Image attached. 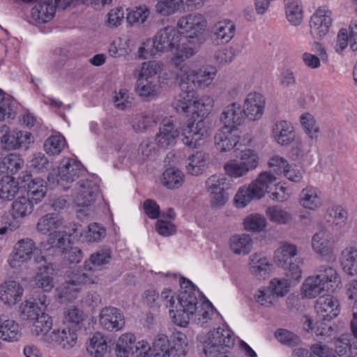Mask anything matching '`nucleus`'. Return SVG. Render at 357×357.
<instances>
[{
  "instance_id": "obj_46",
  "label": "nucleus",
  "mask_w": 357,
  "mask_h": 357,
  "mask_svg": "<svg viewBox=\"0 0 357 357\" xmlns=\"http://www.w3.org/2000/svg\"><path fill=\"white\" fill-rule=\"evenodd\" d=\"M68 278L66 281L68 284L74 287H78L81 284L94 283L96 278L90 272L87 273L84 270L77 269L68 273Z\"/></svg>"
},
{
  "instance_id": "obj_19",
  "label": "nucleus",
  "mask_w": 357,
  "mask_h": 357,
  "mask_svg": "<svg viewBox=\"0 0 357 357\" xmlns=\"http://www.w3.org/2000/svg\"><path fill=\"white\" fill-rule=\"evenodd\" d=\"M101 326L109 331H119L125 326L124 316L120 310L108 307L103 308L99 319Z\"/></svg>"
},
{
  "instance_id": "obj_30",
  "label": "nucleus",
  "mask_w": 357,
  "mask_h": 357,
  "mask_svg": "<svg viewBox=\"0 0 357 357\" xmlns=\"http://www.w3.org/2000/svg\"><path fill=\"white\" fill-rule=\"evenodd\" d=\"M297 251L296 245L282 242L275 252V263L281 268H286L289 263L291 262V259L297 255Z\"/></svg>"
},
{
  "instance_id": "obj_57",
  "label": "nucleus",
  "mask_w": 357,
  "mask_h": 357,
  "mask_svg": "<svg viewBox=\"0 0 357 357\" xmlns=\"http://www.w3.org/2000/svg\"><path fill=\"white\" fill-rule=\"evenodd\" d=\"M45 341L54 346H60L64 349L73 348L77 343L76 336H46Z\"/></svg>"
},
{
  "instance_id": "obj_28",
  "label": "nucleus",
  "mask_w": 357,
  "mask_h": 357,
  "mask_svg": "<svg viewBox=\"0 0 357 357\" xmlns=\"http://www.w3.org/2000/svg\"><path fill=\"white\" fill-rule=\"evenodd\" d=\"M273 133L276 142L282 146L290 144L295 138L292 125L286 121L277 122L273 128Z\"/></svg>"
},
{
  "instance_id": "obj_62",
  "label": "nucleus",
  "mask_w": 357,
  "mask_h": 357,
  "mask_svg": "<svg viewBox=\"0 0 357 357\" xmlns=\"http://www.w3.org/2000/svg\"><path fill=\"white\" fill-rule=\"evenodd\" d=\"M241 162L248 171L254 169L258 165V157L257 154L250 149H245L241 151Z\"/></svg>"
},
{
  "instance_id": "obj_55",
  "label": "nucleus",
  "mask_w": 357,
  "mask_h": 357,
  "mask_svg": "<svg viewBox=\"0 0 357 357\" xmlns=\"http://www.w3.org/2000/svg\"><path fill=\"white\" fill-rule=\"evenodd\" d=\"M65 146V139L61 135L51 136L44 144V149L47 154H59Z\"/></svg>"
},
{
  "instance_id": "obj_10",
  "label": "nucleus",
  "mask_w": 357,
  "mask_h": 357,
  "mask_svg": "<svg viewBox=\"0 0 357 357\" xmlns=\"http://www.w3.org/2000/svg\"><path fill=\"white\" fill-rule=\"evenodd\" d=\"M203 352L206 357H222L235 344L234 336H200Z\"/></svg>"
},
{
  "instance_id": "obj_64",
  "label": "nucleus",
  "mask_w": 357,
  "mask_h": 357,
  "mask_svg": "<svg viewBox=\"0 0 357 357\" xmlns=\"http://www.w3.org/2000/svg\"><path fill=\"white\" fill-rule=\"evenodd\" d=\"M311 351L317 357H337L333 350L322 342L312 345Z\"/></svg>"
},
{
  "instance_id": "obj_40",
  "label": "nucleus",
  "mask_w": 357,
  "mask_h": 357,
  "mask_svg": "<svg viewBox=\"0 0 357 357\" xmlns=\"http://www.w3.org/2000/svg\"><path fill=\"white\" fill-rule=\"evenodd\" d=\"M302 290L305 296L315 298L327 290L325 283H322L315 275L308 277L303 284Z\"/></svg>"
},
{
  "instance_id": "obj_59",
  "label": "nucleus",
  "mask_w": 357,
  "mask_h": 357,
  "mask_svg": "<svg viewBox=\"0 0 357 357\" xmlns=\"http://www.w3.org/2000/svg\"><path fill=\"white\" fill-rule=\"evenodd\" d=\"M79 291V287H74L65 282L63 286L61 287L60 289H58L59 301L61 303H65L75 299Z\"/></svg>"
},
{
  "instance_id": "obj_26",
  "label": "nucleus",
  "mask_w": 357,
  "mask_h": 357,
  "mask_svg": "<svg viewBox=\"0 0 357 357\" xmlns=\"http://www.w3.org/2000/svg\"><path fill=\"white\" fill-rule=\"evenodd\" d=\"M54 268L50 265H43L38 268V271L35 276V282L36 287L34 291H41L43 294L51 291L54 287L53 278L52 277Z\"/></svg>"
},
{
  "instance_id": "obj_23",
  "label": "nucleus",
  "mask_w": 357,
  "mask_h": 357,
  "mask_svg": "<svg viewBox=\"0 0 357 357\" xmlns=\"http://www.w3.org/2000/svg\"><path fill=\"white\" fill-rule=\"evenodd\" d=\"M243 120V109L241 105L236 102L225 107L220 117V121L223 124L222 127H230L234 129L241 125Z\"/></svg>"
},
{
  "instance_id": "obj_17",
  "label": "nucleus",
  "mask_w": 357,
  "mask_h": 357,
  "mask_svg": "<svg viewBox=\"0 0 357 357\" xmlns=\"http://www.w3.org/2000/svg\"><path fill=\"white\" fill-rule=\"evenodd\" d=\"M227 178L216 175L211 176L206 182V188L211 191L213 207L223 206L228 199L225 190L228 188Z\"/></svg>"
},
{
  "instance_id": "obj_52",
  "label": "nucleus",
  "mask_w": 357,
  "mask_h": 357,
  "mask_svg": "<svg viewBox=\"0 0 357 357\" xmlns=\"http://www.w3.org/2000/svg\"><path fill=\"white\" fill-rule=\"evenodd\" d=\"M66 231H54L50 234L48 243L52 248L61 249L63 252H66L70 243V237Z\"/></svg>"
},
{
  "instance_id": "obj_16",
  "label": "nucleus",
  "mask_w": 357,
  "mask_h": 357,
  "mask_svg": "<svg viewBox=\"0 0 357 357\" xmlns=\"http://www.w3.org/2000/svg\"><path fill=\"white\" fill-rule=\"evenodd\" d=\"M85 173L80 162L72 158L63 159L59 167L58 184L73 183Z\"/></svg>"
},
{
  "instance_id": "obj_38",
  "label": "nucleus",
  "mask_w": 357,
  "mask_h": 357,
  "mask_svg": "<svg viewBox=\"0 0 357 357\" xmlns=\"http://www.w3.org/2000/svg\"><path fill=\"white\" fill-rule=\"evenodd\" d=\"M317 274V277L322 283H325L327 290L337 287L340 282V278L335 269L331 266H321Z\"/></svg>"
},
{
  "instance_id": "obj_9",
  "label": "nucleus",
  "mask_w": 357,
  "mask_h": 357,
  "mask_svg": "<svg viewBox=\"0 0 357 357\" xmlns=\"http://www.w3.org/2000/svg\"><path fill=\"white\" fill-rule=\"evenodd\" d=\"M206 20L200 14H189L181 17L177 22L176 29L179 36L183 35L189 43L199 46L205 41L204 31Z\"/></svg>"
},
{
  "instance_id": "obj_60",
  "label": "nucleus",
  "mask_w": 357,
  "mask_h": 357,
  "mask_svg": "<svg viewBox=\"0 0 357 357\" xmlns=\"http://www.w3.org/2000/svg\"><path fill=\"white\" fill-rule=\"evenodd\" d=\"M150 12L146 6H139L127 14V20L130 24L143 23L148 17Z\"/></svg>"
},
{
  "instance_id": "obj_6",
  "label": "nucleus",
  "mask_w": 357,
  "mask_h": 357,
  "mask_svg": "<svg viewBox=\"0 0 357 357\" xmlns=\"http://www.w3.org/2000/svg\"><path fill=\"white\" fill-rule=\"evenodd\" d=\"M181 291L178 296L180 309L176 310V314L173 310H169L172 315L174 322L180 326H186L189 323L190 316H193L197 312L198 300L195 294V289L191 281L184 278H181Z\"/></svg>"
},
{
  "instance_id": "obj_36",
  "label": "nucleus",
  "mask_w": 357,
  "mask_h": 357,
  "mask_svg": "<svg viewBox=\"0 0 357 357\" xmlns=\"http://www.w3.org/2000/svg\"><path fill=\"white\" fill-rule=\"evenodd\" d=\"M343 270L349 275L357 273V249L348 247L342 250L340 257Z\"/></svg>"
},
{
  "instance_id": "obj_34",
  "label": "nucleus",
  "mask_w": 357,
  "mask_h": 357,
  "mask_svg": "<svg viewBox=\"0 0 357 357\" xmlns=\"http://www.w3.org/2000/svg\"><path fill=\"white\" fill-rule=\"evenodd\" d=\"M87 228L88 229L84 232V234L81 225H76L72 230L76 236H84V238L88 242L100 241L106 234L105 229L96 222L89 225Z\"/></svg>"
},
{
  "instance_id": "obj_47",
  "label": "nucleus",
  "mask_w": 357,
  "mask_h": 357,
  "mask_svg": "<svg viewBox=\"0 0 357 357\" xmlns=\"http://www.w3.org/2000/svg\"><path fill=\"white\" fill-rule=\"evenodd\" d=\"M15 249V259L26 261L30 259L36 248L32 239L26 238L19 241Z\"/></svg>"
},
{
  "instance_id": "obj_8",
  "label": "nucleus",
  "mask_w": 357,
  "mask_h": 357,
  "mask_svg": "<svg viewBox=\"0 0 357 357\" xmlns=\"http://www.w3.org/2000/svg\"><path fill=\"white\" fill-rule=\"evenodd\" d=\"M275 181L276 177L270 172L260 173L248 188H239L234 198L237 207L243 208L252 199L262 198L266 192H268V190Z\"/></svg>"
},
{
  "instance_id": "obj_27",
  "label": "nucleus",
  "mask_w": 357,
  "mask_h": 357,
  "mask_svg": "<svg viewBox=\"0 0 357 357\" xmlns=\"http://www.w3.org/2000/svg\"><path fill=\"white\" fill-rule=\"evenodd\" d=\"M213 75V74L206 70H199L197 72H190L185 69L184 73L178 76L180 78H183L188 85L192 86L193 84V87L196 90L197 87L205 88L208 86L211 83Z\"/></svg>"
},
{
  "instance_id": "obj_4",
  "label": "nucleus",
  "mask_w": 357,
  "mask_h": 357,
  "mask_svg": "<svg viewBox=\"0 0 357 357\" xmlns=\"http://www.w3.org/2000/svg\"><path fill=\"white\" fill-rule=\"evenodd\" d=\"M338 301L331 295L320 296L314 305L319 321L314 324L312 319L304 316L301 320L303 331L308 333H314L315 335H327L329 331H333L332 326L324 321L336 317L340 313Z\"/></svg>"
},
{
  "instance_id": "obj_35",
  "label": "nucleus",
  "mask_w": 357,
  "mask_h": 357,
  "mask_svg": "<svg viewBox=\"0 0 357 357\" xmlns=\"http://www.w3.org/2000/svg\"><path fill=\"white\" fill-rule=\"evenodd\" d=\"M63 224V220L58 214L50 213L41 217L37 223V229L39 232L46 234L49 232L56 231V229Z\"/></svg>"
},
{
  "instance_id": "obj_45",
  "label": "nucleus",
  "mask_w": 357,
  "mask_h": 357,
  "mask_svg": "<svg viewBox=\"0 0 357 357\" xmlns=\"http://www.w3.org/2000/svg\"><path fill=\"white\" fill-rule=\"evenodd\" d=\"M30 197L20 196L12 204L14 215L24 217L31 214L33 210V203Z\"/></svg>"
},
{
  "instance_id": "obj_61",
  "label": "nucleus",
  "mask_w": 357,
  "mask_h": 357,
  "mask_svg": "<svg viewBox=\"0 0 357 357\" xmlns=\"http://www.w3.org/2000/svg\"><path fill=\"white\" fill-rule=\"evenodd\" d=\"M255 298L258 303L266 307L273 305L275 301V296L271 289H258Z\"/></svg>"
},
{
  "instance_id": "obj_41",
  "label": "nucleus",
  "mask_w": 357,
  "mask_h": 357,
  "mask_svg": "<svg viewBox=\"0 0 357 357\" xmlns=\"http://www.w3.org/2000/svg\"><path fill=\"white\" fill-rule=\"evenodd\" d=\"M230 248L235 254L247 255L252 249V239L248 234L234 236L230 239Z\"/></svg>"
},
{
  "instance_id": "obj_15",
  "label": "nucleus",
  "mask_w": 357,
  "mask_h": 357,
  "mask_svg": "<svg viewBox=\"0 0 357 357\" xmlns=\"http://www.w3.org/2000/svg\"><path fill=\"white\" fill-rule=\"evenodd\" d=\"M240 136L238 129L230 127H221L217 131L214 137L215 146L221 152H227L237 146L239 143Z\"/></svg>"
},
{
  "instance_id": "obj_12",
  "label": "nucleus",
  "mask_w": 357,
  "mask_h": 357,
  "mask_svg": "<svg viewBox=\"0 0 357 357\" xmlns=\"http://www.w3.org/2000/svg\"><path fill=\"white\" fill-rule=\"evenodd\" d=\"M65 321L63 326L58 329V332H61L63 335H75L76 333L87 335L91 334V332H86V328H83V313L76 307L67 309L64 311Z\"/></svg>"
},
{
  "instance_id": "obj_32",
  "label": "nucleus",
  "mask_w": 357,
  "mask_h": 357,
  "mask_svg": "<svg viewBox=\"0 0 357 357\" xmlns=\"http://www.w3.org/2000/svg\"><path fill=\"white\" fill-rule=\"evenodd\" d=\"M21 188L20 181H17L10 176L6 175L0 179V199L12 200Z\"/></svg>"
},
{
  "instance_id": "obj_63",
  "label": "nucleus",
  "mask_w": 357,
  "mask_h": 357,
  "mask_svg": "<svg viewBox=\"0 0 357 357\" xmlns=\"http://www.w3.org/2000/svg\"><path fill=\"white\" fill-rule=\"evenodd\" d=\"M301 123L306 134L311 138H317L319 128L315 126L314 121L311 115L306 114L301 116Z\"/></svg>"
},
{
  "instance_id": "obj_50",
  "label": "nucleus",
  "mask_w": 357,
  "mask_h": 357,
  "mask_svg": "<svg viewBox=\"0 0 357 357\" xmlns=\"http://www.w3.org/2000/svg\"><path fill=\"white\" fill-rule=\"evenodd\" d=\"M24 165V160L16 153H10L3 158L1 168L6 170V174H16Z\"/></svg>"
},
{
  "instance_id": "obj_21",
  "label": "nucleus",
  "mask_w": 357,
  "mask_h": 357,
  "mask_svg": "<svg viewBox=\"0 0 357 357\" xmlns=\"http://www.w3.org/2000/svg\"><path fill=\"white\" fill-rule=\"evenodd\" d=\"M179 131L174 123L169 119L163 120L155 136L158 146L167 149L175 145L179 136Z\"/></svg>"
},
{
  "instance_id": "obj_11",
  "label": "nucleus",
  "mask_w": 357,
  "mask_h": 357,
  "mask_svg": "<svg viewBox=\"0 0 357 357\" xmlns=\"http://www.w3.org/2000/svg\"><path fill=\"white\" fill-rule=\"evenodd\" d=\"M0 137L2 148L11 151L21 148H26L31 143L32 135L29 132L17 130H10L6 125H2L0 128Z\"/></svg>"
},
{
  "instance_id": "obj_42",
  "label": "nucleus",
  "mask_w": 357,
  "mask_h": 357,
  "mask_svg": "<svg viewBox=\"0 0 357 357\" xmlns=\"http://www.w3.org/2000/svg\"><path fill=\"white\" fill-rule=\"evenodd\" d=\"M169 355L173 357H184L187 354L188 342L187 336H168Z\"/></svg>"
},
{
  "instance_id": "obj_20",
  "label": "nucleus",
  "mask_w": 357,
  "mask_h": 357,
  "mask_svg": "<svg viewBox=\"0 0 357 357\" xmlns=\"http://www.w3.org/2000/svg\"><path fill=\"white\" fill-rule=\"evenodd\" d=\"M236 26L231 20L219 21L211 27V40L217 45L227 43L234 36Z\"/></svg>"
},
{
  "instance_id": "obj_33",
  "label": "nucleus",
  "mask_w": 357,
  "mask_h": 357,
  "mask_svg": "<svg viewBox=\"0 0 357 357\" xmlns=\"http://www.w3.org/2000/svg\"><path fill=\"white\" fill-rule=\"evenodd\" d=\"M350 28L349 38L347 29H342L339 31L335 47L337 52H342L347 47L349 42L350 43V47L353 51L357 50V24L355 25V27L351 26Z\"/></svg>"
},
{
  "instance_id": "obj_31",
  "label": "nucleus",
  "mask_w": 357,
  "mask_h": 357,
  "mask_svg": "<svg viewBox=\"0 0 357 357\" xmlns=\"http://www.w3.org/2000/svg\"><path fill=\"white\" fill-rule=\"evenodd\" d=\"M111 259V250L104 248L91 255L89 260L84 263L85 271H94L100 270L102 266L107 264Z\"/></svg>"
},
{
  "instance_id": "obj_13",
  "label": "nucleus",
  "mask_w": 357,
  "mask_h": 357,
  "mask_svg": "<svg viewBox=\"0 0 357 357\" xmlns=\"http://www.w3.org/2000/svg\"><path fill=\"white\" fill-rule=\"evenodd\" d=\"M18 179L20 181L21 188H26L28 197L38 204L45 197L47 192V185L45 180L36 177L31 178V175L23 173Z\"/></svg>"
},
{
  "instance_id": "obj_54",
  "label": "nucleus",
  "mask_w": 357,
  "mask_h": 357,
  "mask_svg": "<svg viewBox=\"0 0 357 357\" xmlns=\"http://www.w3.org/2000/svg\"><path fill=\"white\" fill-rule=\"evenodd\" d=\"M176 53L172 59V61L176 68L181 70V74L184 73V70H188V67L185 65H182V63L187 59L190 58L195 54V50L192 47L183 46L181 49H178L177 46Z\"/></svg>"
},
{
  "instance_id": "obj_44",
  "label": "nucleus",
  "mask_w": 357,
  "mask_h": 357,
  "mask_svg": "<svg viewBox=\"0 0 357 357\" xmlns=\"http://www.w3.org/2000/svg\"><path fill=\"white\" fill-rule=\"evenodd\" d=\"M300 204L305 208L314 210L320 204L317 190L312 186L304 188L300 194Z\"/></svg>"
},
{
  "instance_id": "obj_22",
  "label": "nucleus",
  "mask_w": 357,
  "mask_h": 357,
  "mask_svg": "<svg viewBox=\"0 0 357 357\" xmlns=\"http://www.w3.org/2000/svg\"><path fill=\"white\" fill-rule=\"evenodd\" d=\"M264 99L260 93L248 94L244 102L243 116L252 121L259 119L264 112Z\"/></svg>"
},
{
  "instance_id": "obj_1",
  "label": "nucleus",
  "mask_w": 357,
  "mask_h": 357,
  "mask_svg": "<svg viewBox=\"0 0 357 357\" xmlns=\"http://www.w3.org/2000/svg\"><path fill=\"white\" fill-rule=\"evenodd\" d=\"M181 92L172 102V107L180 114H192L191 119L183 129V143L190 148H197L209 135L208 129L205 126L204 118L206 112L200 108L204 107L197 99L195 89L180 78Z\"/></svg>"
},
{
  "instance_id": "obj_56",
  "label": "nucleus",
  "mask_w": 357,
  "mask_h": 357,
  "mask_svg": "<svg viewBox=\"0 0 357 357\" xmlns=\"http://www.w3.org/2000/svg\"><path fill=\"white\" fill-rule=\"evenodd\" d=\"M15 100L9 95L6 96V99H3V102L0 103V121L6 119L13 120L15 118Z\"/></svg>"
},
{
  "instance_id": "obj_25",
  "label": "nucleus",
  "mask_w": 357,
  "mask_h": 357,
  "mask_svg": "<svg viewBox=\"0 0 357 357\" xmlns=\"http://www.w3.org/2000/svg\"><path fill=\"white\" fill-rule=\"evenodd\" d=\"M313 250L323 257L329 256L332 253L333 241L331 234L324 227H321L319 231L315 233L312 238Z\"/></svg>"
},
{
  "instance_id": "obj_39",
  "label": "nucleus",
  "mask_w": 357,
  "mask_h": 357,
  "mask_svg": "<svg viewBox=\"0 0 357 357\" xmlns=\"http://www.w3.org/2000/svg\"><path fill=\"white\" fill-rule=\"evenodd\" d=\"M183 177L184 175L181 170L175 167H170L164 172L162 183L168 189H176L182 185Z\"/></svg>"
},
{
  "instance_id": "obj_37",
  "label": "nucleus",
  "mask_w": 357,
  "mask_h": 357,
  "mask_svg": "<svg viewBox=\"0 0 357 357\" xmlns=\"http://www.w3.org/2000/svg\"><path fill=\"white\" fill-rule=\"evenodd\" d=\"M55 6L50 3V1L36 4L31 9L32 17L43 23L50 21L55 14Z\"/></svg>"
},
{
  "instance_id": "obj_24",
  "label": "nucleus",
  "mask_w": 357,
  "mask_h": 357,
  "mask_svg": "<svg viewBox=\"0 0 357 357\" xmlns=\"http://www.w3.org/2000/svg\"><path fill=\"white\" fill-rule=\"evenodd\" d=\"M23 288L16 281L5 282L0 286V299L6 305H15L21 300Z\"/></svg>"
},
{
  "instance_id": "obj_49",
  "label": "nucleus",
  "mask_w": 357,
  "mask_h": 357,
  "mask_svg": "<svg viewBox=\"0 0 357 357\" xmlns=\"http://www.w3.org/2000/svg\"><path fill=\"white\" fill-rule=\"evenodd\" d=\"M183 8V0H160L155 6L156 12L168 16Z\"/></svg>"
},
{
  "instance_id": "obj_43",
  "label": "nucleus",
  "mask_w": 357,
  "mask_h": 357,
  "mask_svg": "<svg viewBox=\"0 0 357 357\" xmlns=\"http://www.w3.org/2000/svg\"><path fill=\"white\" fill-rule=\"evenodd\" d=\"M287 20L294 25H298L303 19L300 0H284Z\"/></svg>"
},
{
  "instance_id": "obj_18",
  "label": "nucleus",
  "mask_w": 357,
  "mask_h": 357,
  "mask_svg": "<svg viewBox=\"0 0 357 357\" xmlns=\"http://www.w3.org/2000/svg\"><path fill=\"white\" fill-rule=\"evenodd\" d=\"M77 184L79 190L75 202L77 206L88 207L98 197L99 188L93 181L89 179L81 180Z\"/></svg>"
},
{
  "instance_id": "obj_5",
  "label": "nucleus",
  "mask_w": 357,
  "mask_h": 357,
  "mask_svg": "<svg viewBox=\"0 0 357 357\" xmlns=\"http://www.w3.org/2000/svg\"><path fill=\"white\" fill-rule=\"evenodd\" d=\"M178 31L173 26H166L159 30L152 40H148L139 48V57L146 59L156 52H165L177 49L179 45Z\"/></svg>"
},
{
  "instance_id": "obj_58",
  "label": "nucleus",
  "mask_w": 357,
  "mask_h": 357,
  "mask_svg": "<svg viewBox=\"0 0 357 357\" xmlns=\"http://www.w3.org/2000/svg\"><path fill=\"white\" fill-rule=\"evenodd\" d=\"M266 226V219L261 215H250L244 220V227L246 230L261 231Z\"/></svg>"
},
{
  "instance_id": "obj_53",
  "label": "nucleus",
  "mask_w": 357,
  "mask_h": 357,
  "mask_svg": "<svg viewBox=\"0 0 357 357\" xmlns=\"http://www.w3.org/2000/svg\"><path fill=\"white\" fill-rule=\"evenodd\" d=\"M135 91L142 98H154L157 96V85L144 79H137Z\"/></svg>"
},
{
  "instance_id": "obj_29",
  "label": "nucleus",
  "mask_w": 357,
  "mask_h": 357,
  "mask_svg": "<svg viewBox=\"0 0 357 357\" xmlns=\"http://www.w3.org/2000/svg\"><path fill=\"white\" fill-rule=\"evenodd\" d=\"M335 351L341 357H356L357 356V336H342L335 338Z\"/></svg>"
},
{
  "instance_id": "obj_14",
  "label": "nucleus",
  "mask_w": 357,
  "mask_h": 357,
  "mask_svg": "<svg viewBox=\"0 0 357 357\" xmlns=\"http://www.w3.org/2000/svg\"><path fill=\"white\" fill-rule=\"evenodd\" d=\"M331 11L323 8H318L310 21L311 35L316 38H324L332 24Z\"/></svg>"
},
{
  "instance_id": "obj_2",
  "label": "nucleus",
  "mask_w": 357,
  "mask_h": 357,
  "mask_svg": "<svg viewBox=\"0 0 357 357\" xmlns=\"http://www.w3.org/2000/svg\"><path fill=\"white\" fill-rule=\"evenodd\" d=\"M132 337L136 336H91L86 351L91 357H130Z\"/></svg>"
},
{
  "instance_id": "obj_7",
  "label": "nucleus",
  "mask_w": 357,
  "mask_h": 357,
  "mask_svg": "<svg viewBox=\"0 0 357 357\" xmlns=\"http://www.w3.org/2000/svg\"><path fill=\"white\" fill-rule=\"evenodd\" d=\"M130 339V357H170L168 336H157L151 344L142 336Z\"/></svg>"
},
{
  "instance_id": "obj_51",
  "label": "nucleus",
  "mask_w": 357,
  "mask_h": 357,
  "mask_svg": "<svg viewBox=\"0 0 357 357\" xmlns=\"http://www.w3.org/2000/svg\"><path fill=\"white\" fill-rule=\"evenodd\" d=\"M160 70V65L157 61L144 62L139 70H135V76L137 79L148 80V78L155 75Z\"/></svg>"
},
{
  "instance_id": "obj_48",
  "label": "nucleus",
  "mask_w": 357,
  "mask_h": 357,
  "mask_svg": "<svg viewBox=\"0 0 357 357\" xmlns=\"http://www.w3.org/2000/svg\"><path fill=\"white\" fill-rule=\"evenodd\" d=\"M266 213L271 222L278 224L287 225L292 220L291 215L279 206L268 207Z\"/></svg>"
},
{
  "instance_id": "obj_3",
  "label": "nucleus",
  "mask_w": 357,
  "mask_h": 357,
  "mask_svg": "<svg viewBox=\"0 0 357 357\" xmlns=\"http://www.w3.org/2000/svg\"><path fill=\"white\" fill-rule=\"evenodd\" d=\"M50 303V300L45 294L41 291H34L30 299L20 306V314L22 319L35 321L33 326L36 335H47L51 328L50 318L43 312Z\"/></svg>"
}]
</instances>
